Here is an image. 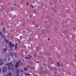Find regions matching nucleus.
<instances>
[{"label": "nucleus", "mask_w": 76, "mask_h": 76, "mask_svg": "<svg viewBox=\"0 0 76 76\" xmlns=\"http://www.w3.org/2000/svg\"><path fill=\"white\" fill-rule=\"evenodd\" d=\"M15 56L16 55V53H15Z\"/></svg>", "instance_id": "obj_52"}, {"label": "nucleus", "mask_w": 76, "mask_h": 76, "mask_svg": "<svg viewBox=\"0 0 76 76\" xmlns=\"http://www.w3.org/2000/svg\"><path fill=\"white\" fill-rule=\"evenodd\" d=\"M50 18V16L48 15L46 16V19H49Z\"/></svg>", "instance_id": "obj_14"}, {"label": "nucleus", "mask_w": 76, "mask_h": 76, "mask_svg": "<svg viewBox=\"0 0 76 76\" xmlns=\"http://www.w3.org/2000/svg\"><path fill=\"white\" fill-rule=\"evenodd\" d=\"M5 41H6V42H9V41L7 40L6 39H5Z\"/></svg>", "instance_id": "obj_21"}, {"label": "nucleus", "mask_w": 76, "mask_h": 76, "mask_svg": "<svg viewBox=\"0 0 76 76\" xmlns=\"http://www.w3.org/2000/svg\"><path fill=\"white\" fill-rule=\"evenodd\" d=\"M41 19H43V17H41Z\"/></svg>", "instance_id": "obj_41"}, {"label": "nucleus", "mask_w": 76, "mask_h": 76, "mask_svg": "<svg viewBox=\"0 0 76 76\" xmlns=\"http://www.w3.org/2000/svg\"><path fill=\"white\" fill-rule=\"evenodd\" d=\"M44 73L45 74H47V71L46 70L44 71Z\"/></svg>", "instance_id": "obj_17"}, {"label": "nucleus", "mask_w": 76, "mask_h": 76, "mask_svg": "<svg viewBox=\"0 0 76 76\" xmlns=\"http://www.w3.org/2000/svg\"><path fill=\"white\" fill-rule=\"evenodd\" d=\"M39 63V62H38V61H37V63Z\"/></svg>", "instance_id": "obj_50"}, {"label": "nucleus", "mask_w": 76, "mask_h": 76, "mask_svg": "<svg viewBox=\"0 0 76 76\" xmlns=\"http://www.w3.org/2000/svg\"><path fill=\"white\" fill-rule=\"evenodd\" d=\"M54 7H51V9L53 10H54Z\"/></svg>", "instance_id": "obj_25"}, {"label": "nucleus", "mask_w": 76, "mask_h": 76, "mask_svg": "<svg viewBox=\"0 0 76 76\" xmlns=\"http://www.w3.org/2000/svg\"><path fill=\"white\" fill-rule=\"evenodd\" d=\"M3 64V60L2 59H0V65H1Z\"/></svg>", "instance_id": "obj_7"}, {"label": "nucleus", "mask_w": 76, "mask_h": 76, "mask_svg": "<svg viewBox=\"0 0 76 76\" xmlns=\"http://www.w3.org/2000/svg\"><path fill=\"white\" fill-rule=\"evenodd\" d=\"M25 58H26V59H28V58H27L26 57H25Z\"/></svg>", "instance_id": "obj_51"}, {"label": "nucleus", "mask_w": 76, "mask_h": 76, "mask_svg": "<svg viewBox=\"0 0 76 76\" xmlns=\"http://www.w3.org/2000/svg\"><path fill=\"white\" fill-rule=\"evenodd\" d=\"M21 60H23V58H21Z\"/></svg>", "instance_id": "obj_54"}, {"label": "nucleus", "mask_w": 76, "mask_h": 76, "mask_svg": "<svg viewBox=\"0 0 76 76\" xmlns=\"http://www.w3.org/2000/svg\"><path fill=\"white\" fill-rule=\"evenodd\" d=\"M2 30L4 32V33H7V31H6L4 30Z\"/></svg>", "instance_id": "obj_20"}, {"label": "nucleus", "mask_w": 76, "mask_h": 76, "mask_svg": "<svg viewBox=\"0 0 76 76\" xmlns=\"http://www.w3.org/2000/svg\"><path fill=\"white\" fill-rule=\"evenodd\" d=\"M5 76H7V75H6Z\"/></svg>", "instance_id": "obj_58"}, {"label": "nucleus", "mask_w": 76, "mask_h": 76, "mask_svg": "<svg viewBox=\"0 0 76 76\" xmlns=\"http://www.w3.org/2000/svg\"><path fill=\"white\" fill-rule=\"evenodd\" d=\"M4 61L6 62H9L10 61V58L9 56H7L5 57Z\"/></svg>", "instance_id": "obj_2"}, {"label": "nucleus", "mask_w": 76, "mask_h": 76, "mask_svg": "<svg viewBox=\"0 0 76 76\" xmlns=\"http://www.w3.org/2000/svg\"><path fill=\"white\" fill-rule=\"evenodd\" d=\"M12 76V73L10 72L8 74V76Z\"/></svg>", "instance_id": "obj_9"}, {"label": "nucleus", "mask_w": 76, "mask_h": 76, "mask_svg": "<svg viewBox=\"0 0 76 76\" xmlns=\"http://www.w3.org/2000/svg\"><path fill=\"white\" fill-rule=\"evenodd\" d=\"M0 34H1V35L2 37V38H4L5 37L4 36H3V34H2V33H1V32H0Z\"/></svg>", "instance_id": "obj_12"}, {"label": "nucleus", "mask_w": 76, "mask_h": 76, "mask_svg": "<svg viewBox=\"0 0 76 76\" xmlns=\"http://www.w3.org/2000/svg\"><path fill=\"white\" fill-rule=\"evenodd\" d=\"M27 68H28V67H27Z\"/></svg>", "instance_id": "obj_64"}, {"label": "nucleus", "mask_w": 76, "mask_h": 76, "mask_svg": "<svg viewBox=\"0 0 76 76\" xmlns=\"http://www.w3.org/2000/svg\"><path fill=\"white\" fill-rule=\"evenodd\" d=\"M34 57H36V56H37V55H36V54L34 53Z\"/></svg>", "instance_id": "obj_26"}, {"label": "nucleus", "mask_w": 76, "mask_h": 76, "mask_svg": "<svg viewBox=\"0 0 76 76\" xmlns=\"http://www.w3.org/2000/svg\"><path fill=\"white\" fill-rule=\"evenodd\" d=\"M42 34H43V32H42Z\"/></svg>", "instance_id": "obj_63"}, {"label": "nucleus", "mask_w": 76, "mask_h": 76, "mask_svg": "<svg viewBox=\"0 0 76 76\" xmlns=\"http://www.w3.org/2000/svg\"><path fill=\"white\" fill-rule=\"evenodd\" d=\"M20 39H21V38H22V36H20Z\"/></svg>", "instance_id": "obj_49"}, {"label": "nucleus", "mask_w": 76, "mask_h": 76, "mask_svg": "<svg viewBox=\"0 0 76 76\" xmlns=\"http://www.w3.org/2000/svg\"><path fill=\"white\" fill-rule=\"evenodd\" d=\"M22 38L23 39V37H22Z\"/></svg>", "instance_id": "obj_61"}, {"label": "nucleus", "mask_w": 76, "mask_h": 76, "mask_svg": "<svg viewBox=\"0 0 76 76\" xmlns=\"http://www.w3.org/2000/svg\"><path fill=\"white\" fill-rule=\"evenodd\" d=\"M20 61H18L16 64L15 67L16 68H17L19 66V65H20Z\"/></svg>", "instance_id": "obj_6"}, {"label": "nucleus", "mask_w": 76, "mask_h": 76, "mask_svg": "<svg viewBox=\"0 0 76 76\" xmlns=\"http://www.w3.org/2000/svg\"><path fill=\"white\" fill-rule=\"evenodd\" d=\"M47 55H49V56H51V53H50V52H48V53H47Z\"/></svg>", "instance_id": "obj_15"}, {"label": "nucleus", "mask_w": 76, "mask_h": 76, "mask_svg": "<svg viewBox=\"0 0 76 76\" xmlns=\"http://www.w3.org/2000/svg\"><path fill=\"white\" fill-rule=\"evenodd\" d=\"M53 71H57V69H56L55 68V67H53Z\"/></svg>", "instance_id": "obj_13"}, {"label": "nucleus", "mask_w": 76, "mask_h": 76, "mask_svg": "<svg viewBox=\"0 0 76 76\" xmlns=\"http://www.w3.org/2000/svg\"><path fill=\"white\" fill-rule=\"evenodd\" d=\"M22 64V62H21V64Z\"/></svg>", "instance_id": "obj_57"}, {"label": "nucleus", "mask_w": 76, "mask_h": 76, "mask_svg": "<svg viewBox=\"0 0 76 76\" xmlns=\"http://www.w3.org/2000/svg\"><path fill=\"white\" fill-rule=\"evenodd\" d=\"M57 64L58 66H59V67H60V64L58 63V62H57Z\"/></svg>", "instance_id": "obj_22"}, {"label": "nucleus", "mask_w": 76, "mask_h": 76, "mask_svg": "<svg viewBox=\"0 0 76 76\" xmlns=\"http://www.w3.org/2000/svg\"><path fill=\"white\" fill-rule=\"evenodd\" d=\"M1 73V69H0V74Z\"/></svg>", "instance_id": "obj_29"}, {"label": "nucleus", "mask_w": 76, "mask_h": 76, "mask_svg": "<svg viewBox=\"0 0 76 76\" xmlns=\"http://www.w3.org/2000/svg\"><path fill=\"white\" fill-rule=\"evenodd\" d=\"M7 70V68L6 66H4L3 68L2 69V72L4 73H6V72Z\"/></svg>", "instance_id": "obj_3"}, {"label": "nucleus", "mask_w": 76, "mask_h": 76, "mask_svg": "<svg viewBox=\"0 0 76 76\" xmlns=\"http://www.w3.org/2000/svg\"><path fill=\"white\" fill-rule=\"evenodd\" d=\"M16 71L17 72V74H19V72L20 70L19 69H16Z\"/></svg>", "instance_id": "obj_10"}, {"label": "nucleus", "mask_w": 76, "mask_h": 76, "mask_svg": "<svg viewBox=\"0 0 76 76\" xmlns=\"http://www.w3.org/2000/svg\"><path fill=\"white\" fill-rule=\"evenodd\" d=\"M25 75H26L27 76V73H25Z\"/></svg>", "instance_id": "obj_42"}, {"label": "nucleus", "mask_w": 76, "mask_h": 76, "mask_svg": "<svg viewBox=\"0 0 76 76\" xmlns=\"http://www.w3.org/2000/svg\"><path fill=\"white\" fill-rule=\"evenodd\" d=\"M6 47L8 51H12L13 50L12 48V47H11L7 45Z\"/></svg>", "instance_id": "obj_4"}, {"label": "nucleus", "mask_w": 76, "mask_h": 76, "mask_svg": "<svg viewBox=\"0 0 76 76\" xmlns=\"http://www.w3.org/2000/svg\"><path fill=\"white\" fill-rule=\"evenodd\" d=\"M41 70H42V69H43V68H42V67H41Z\"/></svg>", "instance_id": "obj_44"}, {"label": "nucleus", "mask_w": 76, "mask_h": 76, "mask_svg": "<svg viewBox=\"0 0 76 76\" xmlns=\"http://www.w3.org/2000/svg\"><path fill=\"white\" fill-rule=\"evenodd\" d=\"M50 70H52V68H50Z\"/></svg>", "instance_id": "obj_45"}, {"label": "nucleus", "mask_w": 76, "mask_h": 76, "mask_svg": "<svg viewBox=\"0 0 76 76\" xmlns=\"http://www.w3.org/2000/svg\"><path fill=\"white\" fill-rule=\"evenodd\" d=\"M67 32H66V31H63V33L61 34L62 36H64V35H66Z\"/></svg>", "instance_id": "obj_8"}, {"label": "nucleus", "mask_w": 76, "mask_h": 76, "mask_svg": "<svg viewBox=\"0 0 76 76\" xmlns=\"http://www.w3.org/2000/svg\"><path fill=\"white\" fill-rule=\"evenodd\" d=\"M61 66H62L63 67V64H61Z\"/></svg>", "instance_id": "obj_31"}, {"label": "nucleus", "mask_w": 76, "mask_h": 76, "mask_svg": "<svg viewBox=\"0 0 76 76\" xmlns=\"http://www.w3.org/2000/svg\"><path fill=\"white\" fill-rule=\"evenodd\" d=\"M10 54L11 56H13V53L12 52H11L10 53Z\"/></svg>", "instance_id": "obj_19"}, {"label": "nucleus", "mask_w": 76, "mask_h": 76, "mask_svg": "<svg viewBox=\"0 0 76 76\" xmlns=\"http://www.w3.org/2000/svg\"><path fill=\"white\" fill-rule=\"evenodd\" d=\"M32 23L33 25H35V21L34 20H32Z\"/></svg>", "instance_id": "obj_11"}, {"label": "nucleus", "mask_w": 76, "mask_h": 76, "mask_svg": "<svg viewBox=\"0 0 76 76\" xmlns=\"http://www.w3.org/2000/svg\"><path fill=\"white\" fill-rule=\"evenodd\" d=\"M38 58H39V57H38Z\"/></svg>", "instance_id": "obj_59"}, {"label": "nucleus", "mask_w": 76, "mask_h": 76, "mask_svg": "<svg viewBox=\"0 0 76 76\" xmlns=\"http://www.w3.org/2000/svg\"><path fill=\"white\" fill-rule=\"evenodd\" d=\"M25 70L26 71H27V68H25Z\"/></svg>", "instance_id": "obj_35"}, {"label": "nucleus", "mask_w": 76, "mask_h": 76, "mask_svg": "<svg viewBox=\"0 0 76 76\" xmlns=\"http://www.w3.org/2000/svg\"><path fill=\"white\" fill-rule=\"evenodd\" d=\"M30 59V58H27V59Z\"/></svg>", "instance_id": "obj_55"}, {"label": "nucleus", "mask_w": 76, "mask_h": 76, "mask_svg": "<svg viewBox=\"0 0 76 76\" xmlns=\"http://www.w3.org/2000/svg\"><path fill=\"white\" fill-rule=\"evenodd\" d=\"M14 5H16V4H14Z\"/></svg>", "instance_id": "obj_56"}, {"label": "nucleus", "mask_w": 76, "mask_h": 76, "mask_svg": "<svg viewBox=\"0 0 76 76\" xmlns=\"http://www.w3.org/2000/svg\"><path fill=\"white\" fill-rule=\"evenodd\" d=\"M39 73L41 75H42V74H43V72L42 71H40Z\"/></svg>", "instance_id": "obj_18"}, {"label": "nucleus", "mask_w": 76, "mask_h": 76, "mask_svg": "<svg viewBox=\"0 0 76 76\" xmlns=\"http://www.w3.org/2000/svg\"><path fill=\"white\" fill-rule=\"evenodd\" d=\"M53 12L54 13H56V12H57V10L56 9H55L53 10Z\"/></svg>", "instance_id": "obj_16"}, {"label": "nucleus", "mask_w": 76, "mask_h": 76, "mask_svg": "<svg viewBox=\"0 0 76 76\" xmlns=\"http://www.w3.org/2000/svg\"><path fill=\"white\" fill-rule=\"evenodd\" d=\"M72 38L73 39H74V36H72Z\"/></svg>", "instance_id": "obj_40"}, {"label": "nucleus", "mask_w": 76, "mask_h": 76, "mask_svg": "<svg viewBox=\"0 0 76 76\" xmlns=\"http://www.w3.org/2000/svg\"><path fill=\"white\" fill-rule=\"evenodd\" d=\"M29 18L30 19H31V18H32V15H30Z\"/></svg>", "instance_id": "obj_24"}, {"label": "nucleus", "mask_w": 76, "mask_h": 76, "mask_svg": "<svg viewBox=\"0 0 76 76\" xmlns=\"http://www.w3.org/2000/svg\"><path fill=\"white\" fill-rule=\"evenodd\" d=\"M4 50L5 51H6V50H7L6 49V48H4Z\"/></svg>", "instance_id": "obj_30"}, {"label": "nucleus", "mask_w": 76, "mask_h": 76, "mask_svg": "<svg viewBox=\"0 0 76 76\" xmlns=\"http://www.w3.org/2000/svg\"><path fill=\"white\" fill-rule=\"evenodd\" d=\"M15 48L16 49V48H17V43H16L15 44Z\"/></svg>", "instance_id": "obj_23"}, {"label": "nucleus", "mask_w": 76, "mask_h": 76, "mask_svg": "<svg viewBox=\"0 0 76 76\" xmlns=\"http://www.w3.org/2000/svg\"><path fill=\"white\" fill-rule=\"evenodd\" d=\"M12 62H9L6 64V66H9L8 67V69L10 70H11L13 68V64H12Z\"/></svg>", "instance_id": "obj_1"}, {"label": "nucleus", "mask_w": 76, "mask_h": 76, "mask_svg": "<svg viewBox=\"0 0 76 76\" xmlns=\"http://www.w3.org/2000/svg\"><path fill=\"white\" fill-rule=\"evenodd\" d=\"M38 26H38V25L37 24V25H36V27H37V28H38Z\"/></svg>", "instance_id": "obj_33"}, {"label": "nucleus", "mask_w": 76, "mask_h": 76, "mask_svg": "<svg viewBox=\"0 0 76 76\" xmlns=\"http://www.w3.org/2000/svg\"><path fill=\"white\" fill-rule=\"evenodd\" d=\"M25 53L26 54H27V53H28V52L27 51H26Z\"/></svg>", "instance_id": "obj_46"}, {"label": "nucleus", "mask_w": 76, "mask_h": 76, "mask_svg": "<svg viewBox=\"0 0 76 76\" xmlns=\"http://www.w3.org/2000/svg\"><path fill=\"white\" fill-rule=\"evenodd\" d=\"M3 30H5L6 29V28L5 27H3Z\"/></svg>", "instance_id": "obj_34"}, {"label": "nucleus", "mask_w": 76, "mask_h": 76, "mask_svg": "<svg viewBox=\"0 0 76 76\" xmlns=\"http://www.w3.org/2000/svg\"><path fill=\"white\" fill-rule=\"evenodd\" d=\"M75 57L76 58V54H74V55Z\"/></svg>", "instance_id": "obj_37"}, {"label": "nucleus", "mask_w": 76, "mask_h": 76, "mask_svg": "<svg viewBox=\"0 0 76 76\" xmlns=\"http://www.w3.org/2000/svg\"><path fill=\"white\" fill-rule=\"evenodd\" d=\"M69 12H70V11H69V10H68L67 11V13H69Z\"/></svg>", "instance_id": "obj_27"}, {"label": "nucleus", "mask_w": 76, "mask_h": 76, "mask_svg": "<svg viewBox=\"0 0 76 76\" xmlns=\"http://www.w3.org/2000/svg\"><path fill=\"white\" fill-rule=\"evenodd\" d=\"M26 4H27V5H28L29 4H28V3H26Z\"/></svg>", "instance_id": "obj_48"}, {"label": "nucleus", "mask_w": 76, "mask_h": 76, "mask_svg": "<svg viewBox=\"0 0 76 76\" xmlns=\"http://www.w3.org/2000/svg\"><path fill=\"white\" fill-rule=\"evenodd\" d=\"M48 41H49V40H50V39H48Z\"/></svg>", "instance_id": "obj_47"}, {"label": "nucleus", "mask_w": 76, "mask_h": 76, "mask_svg": "<svg viewBox=\"0 0 76 76\" xmlns=\"http://www.w3.org/2000/svg\"><path fill=\"white\" fill-rule=\"evenodd\" d=\"M31 7H32V8H34V7H33V6L32 5H30Z\"/></svg>", "instance_id": "obj_43"}, {"label": "nucleus", "mask_w": 76, "mask_h": 76, "mask_svg": "<svg viewBox=\"0 0 76 76\" xmlns=\"http://www.w3.org/2000/svg\"><path fill=\"white\" fill-rule=\"evenodd\" d=\"M66 54H69V51H66Z\"/></svg>", "instance_id": "obj_36"}, {"label": "nucleus", "mask_w": 76, "mask_h": 76, "mask_svg": "<svg viewBox=\"0 0 76 76\" xmlns=\"http://www.w3.org/2000/svg\"><path fill=\"white\" fill-rule=\"evenodd\" d=\"M28 56L29 57H30V58H31L32 57V56H31L30 55H28Z\"/></svg>", "instance_id": "obj_32"}, {"label": "nucleus", "mask_w": 76, "mask_h": 76, "mask_svg": "<svg viewBox=\"0 0 76 76\" xmlns=\"http://www.w3.org/2000/svg\"><path fill=\"white\" fill-rule=\"evenodd\" d=\"M75 13H76V9H75Z\"/></svg>", "instance_id": "obj_53"}, {"label": "nucleus", "mask_w": 76, "mask_h": 76, "mask_svg": "<svg viewBox=\"0 0 76 76\" xmlns=\"http://www.w3.org/2000/svg\"><path fill=\"white\" fill-rule=\"evenodd\" d=\"M70 52H71H71H72V51H70Z\"/></svg>", "instance_id": "obj_60"}, {"label": "nucleus", "mask_w": 76, "mask_h": 76, "mask_svg": "<svg viewBox=\"0 0 76 76\" xmlns=\"http://www.w3.org/2000/svg\"><path fill=\"white\" fill-rule=\"evenodd\" d=\"M9 46L11 47H13L15 46V45L10 42H9Z\"/></svg>", "instance_id": "obj_5"}, {"label": "nucleus", "mask_w": 76, "mask_h": 76, "mask_svg": "<svg viewBox=\"0 0 76 76\" xmlns=\"http://www.w3.org/2000/svg\"><path fill=\"white\" fill-rule=\"evenodd\" d=\"M24 61V60H23V61Z\"/></svg>", "instance_id": "obj_62"}, {"label": "nucleus", "mask_w": 76, "mask_h": 76, "mask_svg": "<svg viewBox=\"0 0 76 76\" xmlns=\"http://www.w3.org/2000/svg\"><path fill=\"white\" fill-rule=\"evenodd\" d=\"M17 75H16V76H20L19 75V74H17Z\"/></svg>", "instance_id": "obj_28"}, {"label": "nucleus", "mask_w": 76, "mask_h": 76, "mask_svg": "<svg viewBox=\"0 0 76 76\" xmlns=\"http://www.w3.org/2000/svg\"><path fill=\"white\" fill-rule=\"evenodd\" d=\"M64 45H67V43H65L64 44Z\"/></svg>", "instance_id": "obj_38"}, {"label": "nucleus", "mask_w": 76, "mask_h": 76, "mask_svg": "<svg viewBox=\"0 0 76 76\" xmlns=\"http://www.w3.org/2000/svg\"><path fill=\"white\" fill-rule=\"evenodd\" d=\"M27 75L28 76H29V75H30V74H29V73H28L27 74Z\"/></svg>", "instance_id": "obj_39"}]
</instances>
